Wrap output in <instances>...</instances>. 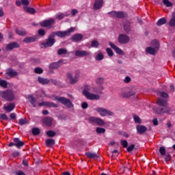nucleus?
Instances as JSON below:
<instances>
[{"mask_svg": "<svg viewBox=\"0 0 175 175\" xmlns=\"http://www.w3.org/2000/svg\"><path fill=\"white\" fill-rule=\"evenodd\" d=\"M0 96L10 102L14 99V94L12 90L0 91Z\"/></svg>", "mask_w": 175, "mask_h": 175, "instance_id": "4", "label": "nucleus"}, {"mask_svg": "<svg viewBox=\"0 0 175 175\" xmlns=\"http://www.w3.org/2000/svg\"><path fill=\"white\" fill-rule=\"evenodd\" d=\"M45 32L42 29H40L38 30V34H40L41 36H44Z\"/></svg>", "mask_w": 175, "mask_h": 175, "instance_id": "53", "label": "nucleus"}, {"mask_svg": "<svg viewBox=\"0 0 175 175\" xmlns=\"http://www.w3.org/2000/svg\"><path fill=\"white\" fill-rule=\"evenodd\" d=\"M157 104L160 106L159 109L156 111L157 114H163L165 113H170V108L167 107V102L165 99L158 98Z\"/></svg>", "mask_w": 175, "mask_h": 175, "instance_id": "1", "label": "nucleus"}, {"mask_svg": "<svg viewBox=\"0 0 175 175\" xmlns=\"http://www.w3.org/2000/svg\"><path fill=\"white\" fill-rule=\"evenodd\" d=\"M120 43H128L129 42V37L126 35L122 34L119 36Z\"/></svg>", "mask_w": 175, "mask_h": 175, "instance_id": "20", "label": "nucleus"}, {"mask_svg": "<svg viewBox=\"0 0 175 175\" xmlns=\"http://www.w3.org/2000/svg\"><path fill=\"white\" fill-rule=\"evenodd\" d=\"M90 85H86L85 86V89L83 92V95L85 96L87 99H89L90 100H98L100 98V96L98 94L90 93Z\"/></svg>", "mask_w": 175, "mask_h": 175, "instance_id": "2", "label": "nucleus"}, {"mask_svg": "<svg viewBox=\"0 0 175 175\" xmlns=\"http://www.w3.org/2000/svg\"><path fill=\"white\" fill-rule=\"evenodd\" d=\"M72 39L73 42H80L83 39V36L81 34H75L72 36Z\"/></svg>", "mask_w": 175, "mask_h": 175, "instance_id": "27", "label": "nucleus"}, {"mask_svg": "<svg viewBox=\"0 0 175 175\" xmlns=\"http://www.w3.org/2000/svg\"><path fill=\"white\" fill-rule=\"evenodd\" d=\"M96 83V84H102V83H103V78H98Z\"/></svg>", "mask_w": 175, "mask_h": 175, "instance_id": "51", "label": "nucleus"}, {"mask_svg": "<svg viewBox=\"0 0 175 175\" xmlns=\"http://www.w3.org/2000/svg\"><path fill=\"white\" fill-rule=\"evenodd\" d=\"M16 33L20 35V36H23V31H20L18 29H16Z\"/></svg>", "mask_w": 175, "mask_h": 175, "instance_id": "58", "label": "nucleus"}, {"mask_svg": "<svg viewBox=\"0 0 175 175\" xmlns=\"http://www.w3.org/2000/svg\"><path fill=\"white\" fill-rule=\"evenodd\" d=\"M43 122L45 124V125H47V126H51V125H53V118H45L43 120Z\"/></svg>", "mask_w": 175, "mask_h": 175, "instance_id": "25", "label": "nucleus"}, {"mask_svg": "<svg viewBox=\"0 0 175 175\" xmlns=\"http://www.w3.org/2000/svg\"><path fill=\"white\" fill-rule=\"evenodd\" d=\"M55 142L53 139H49L46 141V145L48 147H51L52 146H54Z\"/></svg>", "mask_w": 175, "mask_h": 175, "instance_id": "30", "label": "nucleus"}, {"mask_svg": "<svg viewBox=\"0 0 175 175\" xmlns=\"http://www.w3.org/2000/svg\"><path fill=\"white\" fill-rule=\"evenodd\" d=\"M61 64H66V62H64V60H60L57 63H53L49 65L50 69H58V67Z\"/></svg>", "mask_w": 175, "mask_h": 175, "instance_id": "23", "label": "nucleus"}, {"mask_svg": "<svg viewBox=\"0 0 175 175\" xmlns=\"http://www.w3.org/2000/svg\"><path fill=\"white\" fill-rule=\"evenodd\" d=\"M14 107H16V105L11 103L8 106H5L4 109L7 113H10V111H13V110H14Z\"/></svg>", "mask_w": 175, "mask_h": 175, "instance_id": "22", "label": "nucleus"}, {"mask_svg": "<svg viewBox=\"0 0 175 175\" xmlns=\"http://www.w3.org/2000/svg\"><path fill=\"white\" fill-rule=\"evenodd\" d=\"M35 40H36V39L34 37H28L24 40V42H25V43H32V42H35Z\"/></svg>", "mask_w": 175, "mask_h": 175, "instance_id": "31", "label": "nucleus"}, {"mask_svg": "<svg viewBox=\"0 0 175 175\" xmlns=\"http://www.w3.org/2000/svg\"><path fill=\"white\" fill-rule=\"evenodd\" d=\"M111 47L115 50L117 54H120V55H124V51L121 50L120 48L117 47V46L114 45L112 42L109 43Z\"/></svg>", "mask_w": 175, "mask_h": 175, "instance_id": "21", "label": "nucleus"}, {"mask_svg": "<svg viewBox=\"0 0 175 175\" xmlns=\"http://www.w3.org/2000/svg\"><path fill=\"white\" fill-rule=\"evenodd\" d=\"M68 16V14H59L57 15V17L59 20H62V18Z\"/></svg>", "mask_w": 175, "mask_h": 175, "instance_id": "46", "label": "nucleus"}, {"mask_svg": "<svg viewBox=\"0 0 175 175\" xmlns=\"http://www.w3.org/2000/svg\"><path fill=\"white\" fill-rule=\"evenodd\" d=\"M85 155L88 158H90V159H98V154L95 153L88 152L85 153Z\"/></svg>", "mask_w": 175, "mask_h": 175, "instance_id": "26", "label": "nucleus"}, {"mask_svg": "<svg viewBox=\"0 0 175 175\" xmlns=\"http://www.w3.org/2000/svg\"><path fill=\"white\" fill-rule=\"evenodd\" d=\"M107 53L109 57H113V51L110 48L107 49Z\"/></svg>", "mask_w": 175, "mask_h": 175, "instance_id": "48", "label": "nucleus"}, {"mask_svg": "<svg viewBox=\"0 0 175 175\" xmlns=\"http://www.w3.org/2000/svg\"><path fill=\"white\" fill-rule=\"evenodd\" d=\"M104 55L102 53H98L96 56V61H102V59H103L104 58Z\"/></svg>", "mask_w": 175, "mask_h": 175, "instance_id": "39", "label": "nucleus"}, {"mask_svg": "<svg viewBox=\"0 0 175 175\" xmlns=\"http://www.w3.org/2000/svg\"><path fill=\"white\" fill-rule=\"evenodd\" d=\"M16 147L20 149L23 147V141L20 140V138L15 137L13 139V142L8 144V147Z\"/></svg>", "mask_w": 175, "mask_h": 175, "instance_id": "7", "label": "nucleus"}, {"mask_svg": "<svg viewBox=\"0 0 175 175\" xmlns=\"http://www.w3.org/2000/svg\"><path fill=\"white\" fill-rule=\"evenodd\" d=\"M96 111L100 114L102 117H105L106 116H113V113L107 109L102 107H98L96 109Z\"/></svg>", "mask_w": 175, "mask_h": 175, "instance_id": "8", "label": "nucleus"}, {"mask_svg": "<svg viewBox=\"0 0 175 175\" xmlns=\"http://www.w3.org/2000/svg\"><path fill=\"white\" fill-rule=\"evenodd\" d=\"M129 81H131V77H126V78L124 79V83H129Z\"/></svg>", "mask_w": 175, "mask_h": 175, "instance_id": "62", "label": "nucleus"}, {"mask_svg": "<svg viewBox=\"0 0 175 175\" xmlns=\"http://www.w3.org/2000/svg\"><path fill=\"white\" fill-rule=\"evenodd\" d=\"M163 3L167 6V8H172L173 4L169 0H163Z\"/></svg>", "mask_w": 175, "mask_h": 175, "instance_id": "34", "label": "nucleus"}, {"mask_svg": "<svg viewBox=\"0 0 175 175\" xmlns=\"http://www.w3.org/2000/svg\"><path fill=\"white\" fill-rule=\"evenodd\" d=\"M40 106H46V107H57V105L53 103H48V102H42L38 103Z\"/></svg>", "mask_w": 175, "mask_h": 175, "instance_id": "24", "label": "nucleus"}, {"mask_svg": "<svg viewBox=\"0 0 175 175\" xmlns=\"http://www.w3.org/2000/svg\"><path fill=\"white\" fill-rule=\"evenodd\" d=\"M111 17H116L117 18H124V17L126 16V14L121 12H116L113 11L109 13Z\"/></svg>", "mask_w": 175, "mask_h": 175, "instance_id": "13", "label": "nucleus"}, {"mask_svg": "<svg viewBox=\"0 0 175 175\" xmlns=\"http://www.w3.org/2000/svg\"><path fill=\"white\" fill-rule=\"evenodd\" d=\"M12 157L14 158H17V157H18V155H20V152L15 151L12 154Z\"/></svg>", "mask_w": 175, "mask_h": 175, "instance_id": "55", "label": "nucleus"}, {"mask_svg": "<svg viewBox=\"0 0 175 175\" xmlns=\"http://www.w3.org/2000/svg\"><path fill=\"white\" fill-rule=\"evenodd\" d=\"M99 46V42L98 41L94 40L92 42V47H98Z\"/></svg>", "mask_w": 175, "mask_h": 175, "instance_id": "50", "label": "nucleus"}, {"mask_svg": "<svg viewBox=\"0 0 175 175\" xmlns=\"http://www.w3.org/2000/svg\"><path fill=\"white\" fill-rule=\"evenodd\" d=\"M55 23V21L53 18L44 21L41 23L40 25L41 27H49L50 28L51 25H53Z\"/></svg>", "mask_w": 175, "mask_h": 175, "instance_id": "14", "label": "nucleus"}, {"mask_svg": "<svg viewBox=\"0 0 175 175\" xmlns=\"http://www.w3.org/2000/svg\"><path fill=\"white\" fill-rule=\"evenodd\" d=\"M54 100H57L58 102H61V103H63V105H64V106H66L67 107L70 108L72 106V103H70V100L66 98L55 96Z\"/></svg>", "mask_w": 175, "mask_h": 175, "instance_id": "5", "label": "nucleus"}, {"mask_svg": "<svg viewBox=\"0 0 175 175\" xmlns=\"http://www.w3.org/2000/svg\"><path fill=\"white\" fill-rule=\"evenodd\" d=\"M0 120H3L4 121H8V120H9V118L8 117L7 114L1 113V114H0Z\"/></svg>", "mask_w": 175, "mask_h": 175, "instance_id": "38", "label": "nucleus"}, {"mask_svg": "<svg viewBox=\"0 0 175 175\" xmlns=\"http://www.w3.org/2000/svg\"><path fill=\"white\" fill-rule=\"evenodd\" d=\"M5 75L8 76L6 77L7 79H13V77L18 76V73L12 68H9L7 70Z\"/></svg>", "mask_w": 175, "mask_h": 175, "instance_id": "12", "label": "nucleus"}, {"mask_svg": "<svg viewBox=\"0 0 175 175\" xmlns=\"http://www.w3.org/2000/svg\"><path fill=\"white\" fill-rule=\"evenodd\" d=\"M136 129H137V133H139V135H142L147 131V127L143 125H137Z\"/></svg>", "mask_w": 175, "mask_h": 175, "instance_id": "19", "label": "nucleus"}, {"mask_svg": "<svg viewBox=\"0 0 175 175\" xmlns=\"http://www.w3.org/2000/svg\"><path fill=\"white\" fill-rule=\"evenodd\" d=\"M80 76V72L77 71L75 72V75L73 77V75H72V73H68L67 74V79H69L70 80V83L71 84H76L77 81H79V77Z\"/></svg>", "mask_w": 175, "mask_h": 175, "instance_id": "6", "label": "nucleus"}, {"mask_svg": "<svg viewBox=\"0 0 175 175\" xmlns=\"http://www.w3.org/2000/svg\"><path fill=\"white\" fill-rule=\"evenodd\" d=\"M172 159V157H170V154H168L165 157V160L167 162L168 161H170Z\"/></svg>", "mask_w": 175, "mask_h": 175, "instance_id": "61", "label": "nucleus"}, {"mask_svg": "<svg viewBox=\"0 0 175 175\" xmlns=\"http://www.w3.org/2000/svg\"><path fill=\"white\" fill-rule=\"evenodd\" d=\"M160 96H161V98H166L169 96V95L166 92H161L160 94Z\"/></svg>", "mask_w": 175, "mask_h": 175, "instance_id": "52", "label": "nucleus"}, {"mask_svg": "<svg viewBox=\"0 0 175 175\" xmlns=\"http://www.w3.org/2000/svg\"><path fill=\"white\" fill-rule=\"evenodd\" d=\"M152 122H153V124H154V126L158 125V120L154 119L153 121H152Z\"/></svg>", "mask_w": 175, "mask_h": 175, "instance_id": "64", "label": "nucleus"}, {"mask_svg": "<svg viewBox=\"0 0 175 175\" xmlns=\"http://www.w3.org/2000/svg\"><path fill=\"white\" fill-rule=\"evenodd\" d=\"M38 82L40 83V84H49V83H50V80L46 79V78H42L39 77H38Z\"/></svg>", "mask_w": 175, "mask_h": 175, "instance_id": "28", "label": "nucleus"}, {"mask_svg": "<svg viewBox=\"0 0 175 175\" xmlns=\"http://www.w3.org/2000/svg\"><path fill=\"white\" fill-rule=\"evenodd\" d=\"M16 175H23V171L22 170L16 171Z\"/></svg>", "mask_w": 175, "mask_h": 175, "instance_id": "63", "label": "nucleus"}, {"mask_svg": "<svg viewBox=\"0 0 175 175\" xmlns=\"http://www.w3.org/2000/svg\"><path fill=\"white\" fill-rule=\"evenodd\" d=\"M73 31H75V27H71L67 31H57L56 32V35L59 38H65V36H69V35H70L71 32H73Z\"/></svg>", "mask_w": 175, "mask_h": 175, "instance_id": "10", "label": "nucleus"}, {"mask_svg": "<svg viewBox=\"0 0 175 175\" xmlns=\"http://www.w3.org/2000/svg\"><path fill=\"white\" fill-rule=\"evenodd\" d=\"M88 107V104L87 103H82V108L83 109H87Z\"/></svg>", "mask_w": 175, "mask_h": 175, "instance_id": "60", "label": "nucleus"}, {"mask_svg": "<svg viewBox=\"0 0 175 175\" xmlns=\"http://www.w3.org/2000/svg\"><path fill=\"white\" fill-rule=\"evenodd\" d=\"M28 98H29V100L31 103V105L34 107H36V106H38V102L36 101V99H35V98H33V96H29Z\"/></svg>", "mask_w": 175, "mask_h": 175, "instance_id": "29", "label": "nucleus"}, {"mask_svg": "<svg viewBox=\"0 0 175 175\" xmlns=\"http://www.w3.org/2000/svg\"><path fill=\"white\" fill-rule=\"evenodd\" d=\"M21 3H23V0H18L16 1V6H21Z\"/></svg>", "mask_w": 175, "mask_h": 175, "instance_id": "59", "label": "nucleus"}, {"mask_svg": "<svg viewBox=\"0 0 175 175\" xmlns=\"http://www.w3.org/2000/svg\"><path fill=\"white\" fill-rule=\"evenodd\" d=\"M96 131L97 133H105V132L106 131L105 129L100 127H97Z\"/></svg>", "mask_w": 175, "mask_h": 175, "instance_id": "43", "label": "nucleus"}, {"mask_svg": "<svg viewBox=\"0 0 175 175\" xmlns=\"http://www.w3.org/2000/svg\"><path fill=\"white\" fill-rule=\"evenodd\" d=\"M0 85L1 87H3V88H8V82H6L5 80H1Z\"/></svg>", "mask_w": 175, "mask_h": 175, "instance_id": "36", "label": "nucleus"}, {"mask_svg": "<svg viewBox=\"0 0 175 175\" xmlns=\"http://www.w3.org/2000/svg\"><path fill=\"white\" fill-rule=\"evenodd\" d=\"M170 25H171V27H175V13L172 14V18L170 21Z\"/></svg>", "mask_w": 175, "mask_h": 175, "instance_id": "35", "label": "nucleus"}, {"mask_svg": "<svg viewBox=\"0 0 175 175\" xmlns=\"http://www.w3.org/2000/svg\"><path fill=\"white\" fill-rule=\"evenodd\" d=\"M89 120L90 122H94V124H97V125H100V126H102V125H105V122H103V120H102L100 118L91 117L90 118Z\"/></svg>", "mask_w": 175, "mask_h": 175, "instance_id": "15", "label": "nucleus"}, {"mask_svg": "<svg viewBox=\"0 0 175 175\" xmlns=\"http://www.w3.org/2000/svg\"><path fill=\"white\" fill-rule=\"evenodd\" d=\"M76 57H87V55H90V52L85 51H75Z\"/></svg>", "mask_w": 175, "mask_h": 175, "instance_id": "17", "label": "nucleus"}, {"mask_svg": "<svg viewBox=\"0 0 175 175\" xmlns=\"http://www.w3.org/2000/svg\"><path fill=\"white\" fill-rule=\"evenodd\" d=\"M121 144L124 148H126L128 147V142H126V140L122 141Z\"/></svg>", "mask_w": 175, "mask_h": 175, "instance_id": "49", "label": "nucleus"}, {"mask_svg": "<svg viewBox=\"0 0 175 175\" xmlns=\"http://www.w3.org/2000/svg\"><path fill=\"white\" fill-rule=\"evenodd\" d=\"M54 43H55V39H54V37L49 36L46 40V42L41 44V47L42 49H43V47H51Z\"/></svg>", "mask_w": 175, "mask_h": 175, "instance_id": "11", "label": "nucleus"}, {"mask_svg": "<svg viewBox=\"0 0 175 175\" xmlns=\"http://www.w3.org/2000/svg\"><path fill=\"white\" fill-rule=\"evenodd\" d=\"M123 27L126 32H128V31H130L131 29V24L129 23V22H126V23H124L123 25Z\"/></svg>", "mask_w": 175, "mask_h": 175, "instance_id": "33", "label": "nucleus"}, {"mask_svg": "<svg viewBox=\"0 0 175 175\" xmlns=\"http://www.w3.org/2000/svg\"><path fill=\"white\" fill-rule=\"evenodd\" d=\"M40 133V130L38 128H33L32 129V134L34 135H39Z\"/></svg>", "mask_w": 175, "mask_h": 175, "instance_id": "40", "label": "nucleus"}, {"mask_svg": "<svg viewBox=\"0 0 175 175\" xmlns=\"http://www.w3.org/2000/svg\"><path fill=\"white\" fill-rule=\"evenodd\" d=\"M79 13V11L77 10L73 9L71 11L72 16H76Z\"/></svg>", "mask_w": 175, "mask_h": 175, "instance_id": "56", "label": "nucleus"}, {"mask_svg": "<svg viewBox=\"0 0 175 175\" xmlns=\"http://www.w3.org/2000/svg\"><path fill=\"white\" fill-rule=\"evenodd\" d=\"M35 73H37L38 75H40V73H43V69L41 68H36L34 70Z\"/></svg>", "mask_w": 175, "mask_h": 175, "instance_id": "45", "label": "nucleus"}, {"mask_svg": "<svg viewBox=\"0 0 175 175\" xmlns=\"http://www.w3.org/2000/svg\"><path fill=\"white\" fill-rule=\"evenodd\" d=\"M133 95V92H126L122 94L123 98H129V96H132Z\"/></svg>", "mask_w": 175, "mask_h": 175, "instance_id": "47", "label": "nucleus"}, {"mask_svg": "<svg viewBox=\"0 0 175 175\" xmlns=\"http://www.w3.org/2000/svg\"><path fill=\"white\" fill-rule=\"evenodd\" d=\"M165 23H166V19H165L164 18H162L157 21V25H163V24H165Z\"/></svg>", "mask_w": 175, "mask_h": 175, "instance_id": "37", "label": "nucleus"}, {"mask_svg": "<svg viewBox=\"0 0 175 175\" xmlns=\"http://www.w3.org/2000/svg\"><path fill=\"white\" fill-rule=\"evenodd\" d=\"M18 47H20L18 43L13 42L8 44L5 46V49L6 50H13V49H18Z\"/></svg>", "mask_w": 175, "mask_h": 175, "instance_id": "16", "label": "nucleus"}, {"mask_svg": "<svg viewBox=\"0 0 175 175\" xmlns=\"http://www.w3.org/2000/svg\"><path fill=\"white\" fill-rule=\"evenodd\" d=\"M10 117L11 120H16V114L14 113H10Z\"/></svg>", "mask_w": 175, "mask_h": 175, "instance_id": "57", "label": "nucleus"}, {"mask_svg": "<svg viewBox=\"0 0 175 175\" xmlns=\"http://www.w3.org/2000/svg\"><path fill=\"white\" fill-rule=\"evenodd\" d=\"M23 5L25 6L23 7L25 12H27V13H30V14H35V9L27 7L28 5H29V1L23 0Z\"/></svg>", "mask_w": 175, "mask_h": 175, "instance_id": "9", "label": "nucleus"}, {"mask_svg": "<svg viewBox=\"0 0 175 175\" xmlns=\"http://www.w3.org/2000/svg\"><path fill=\"white\" fill-rule=\"evenodd\" d=\"M133 148H135V145L132 144L127 148V151L129 152H131V151H132L133 150Z\"/></svg>", "mask_w": 175, "mask_h": 175, "instance_id": "54", "label": "nucleus"}, {"mask_svg": "<svg viewBox=\"0 0 175 175\" xmlns=\"http://www.w3.org/2000/svg\"><path fill=\"white\" fill-rule=\"evenodd\" d=\"M46 135L49 137H54V136H55V132H54L53 131H49L46 132Z\"/></svg>", "mask_w": 175, "mask_h": 175, "instance_id": "42", "label": "nucleus"}, {"mask_svg": "<svg viewBox=\"0 0 175 175\" xmlns=\"http://www.w3.org/2000/svg\"><path fill=\"white\" fill-rule=\"evenodd\" d=\"M102 6H103V0H95L94 4V10H98V9H100Z\"/></svg>", "mask_w": 175, "mask_h": 175, "instance_id": "18", "label": "nucleus"}, {"mask_svg": "<svg viewBox=\"0 0 175 175\" xmlns=\"http://www.w3.org/2000/svg\"><path fill=\"white\" fill-rule=\"evenodd\" d=\"M133 117L135 124H142V119L138 116L133 115Z\"/></svg>", "mask_w": 175, "mask_h": 175, "instance_id": "32", "label": "nucleus"}, {"mask_svg": "<svg viewBox=\"0 0 175 175\" xmlns=\"http://www.w3.org/2000/svg\"><path fill=\"white\" fill-rule=\"evenodd\" d=\"M159 152L161 155L162 156L165 155V154H166V149H165V147H160Z\"/></svg>", "mask_w": 175, "mask_h": 175, "instance_id": "44", "label": "nucleus"}, {"mask_svg": "<svg viewBox=\"0 0 175 175\" xmlns=\"http://www.w3.org/2000/svg\"><path fill=\"white\" fill-rule=\"evenodd\" d=\"M66 53H67V51L65 49H60L57 51V54L59 55H62V54H66Z\"/></svg>", "mask_w": 175, "mask_h": 175, "instance_id": "41", "label": "nucleus"}, {"mask_svg": "<svg viewBox=\"0 0 175 175\" xmlns=\"http://www.w3.org/2000/svg\"><path fill=\"white\" fill-rule=\"evenodd\" d=\"M151 46L150 47H148L146 50V53H148V54H151L152 55H154L155 53L157 52L158 50H159V42L157 40H154L151 42Z\"/></svg>", "mask_w": 175, "mask_h": 175, "instance_id": "3", "label": "nucleus"}]
</instances>
